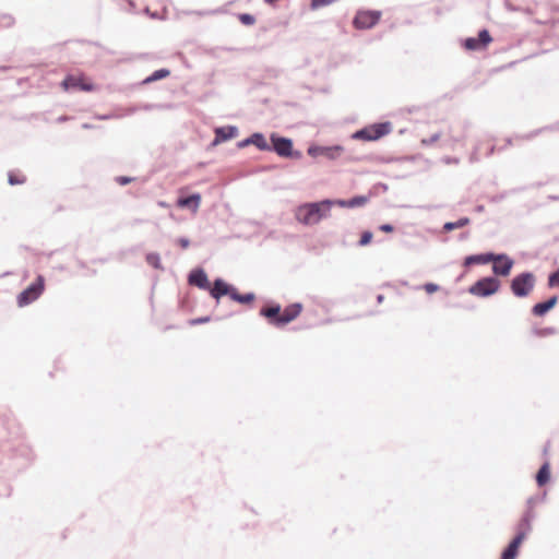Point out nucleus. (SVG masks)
<instances>
[{"mask_svg":"<svg viewBox=\"0 0 559 559\" xmlns=\"http://www.w3.org/2000/svg\"><path fill=\"white\" fill-rule=\"evenodd\" d=\"M332 202L326 200L318 203H308L296 210V219L305 225H313L326 215Z\"/></svg>","mask_w":559,"mask_h":559,"instance_id":"nucleus-2","label":"nucleus"},{"mask_svg":"<svg viewBox=\"0 0 559 559\" xmlns=\"http://www.w3.org/2000/svg\"><path fill=\"white\" fill-rule=\"evenodd\" d=\"M340 206H346L347 201L340 200L336 202Z\"/></svg>","mask_w":559,"mask_h":559,"instance_id":"nucleus-38","label":"nucleus"},{"mask_svg":"<svg viewBox=\"0 0 559 559\" xmlns=\"http://www.w3.org/2000/svg\"><path fill=\"white\" fill-rule=\"evenodd\" d=\"M550 479V465L548 462H546L538 471L536 475V481L538 486L546 485Z\"/></svg>","mask_w":559,"mask_h":559,"instance_id":"nucleus-22","label":"nucleus"},{"mask_svg":"<svg viewBox=\"0 0 559 559\" xmlns=\"http://www.w3.org/2000/svg\"><path fill=\"white\" fill-rule=\"evenodd\" d=\"M558 301V298L556 296L549 298L547 301L538 302L533 306L532 313L536 317H543L546 314L549 310H551Z\"/></svg>","mask_w":559,"mask_h":559,"instance_id":"nucleus-17","label":"nucleus"},{"mask_svg":"<svg viewBox=\"0 0 559 559\" xmlns=\"http://www.w3.org/2000/svg\"><path fill=\"white\" fill-rule=\"evenodd\" d=\"M249 144L255 145L258 148H260L262 151L271 150L265 138L261 133L252 134L249 139L245 140L242 143H240V146H246Z\"/></svg>","mask_w":559,"mask_h":559,"instance_id":"nucleus-18","label":"nucleus"},{"mask_svg":"<svg viewBox=\"0 0 559 559\" xmlns=\"http://www.w3.org/2000/svg\"><path fill=\"white\" fill-rule=\"evenodd\" d=\"M239 21L247 26L253 25L255 23V17L248 13H241L238 15Z\"/></svg>","mask_w":559,"mask_h":559,"instance_id":"nucleus-28","label":"nucleus"},{"mask_svg":"<svg viewBox=\"0 0 559 559\" xmlns=\"http://www.w3.org/2000/svg\"><path fill=\"white\" fill-rule=\"evenodd\" d=\"M336 0H311L310 7L312 10H318L322 7L330 5L334 3Z\"/></svg>","mask_w":559,"mask_h":559,"instance_id":"nucleus-27","label":"nucleus"},{"mask_svg":"<svg viewBox=\"0 0 559 559\" xmlns=\"http://www.w3.org/2000/svg\"><path fill=\"white\" fill-rule=\"evenodd\" d=\"M382 17L379 10H358L353 19V26L358 31L370 29L376 26Z\"/></svg>","mask_w":559,"mask_h":559,"instance_id":"nucleus-6","label":"nucleus"},{"mask_svg":"<svg viewBox=\"0 0 559 559\" xmlns=\"http://www.w3.org/2000/svg\"><path fill=\"white\" fill-rule=\"evenodd\" d=\"M45 289V278L43 275H38L36 281L31 284L27 288L21 292L17 297V306L25 307L35 300H37Z\"/></svg>","mask_w":559,"mask_h":559,"instance_id":"nucleus-7","label":"nucleus"},{"mask_svg":"<svg viewBox=\"0 0 559 559\" xmlns=\"http://www.w3.org/2000/svg\"><path fill=\"white\" fill-rule=\"evenodd\" d=\"M548 285L550 287H559V269L549 275Z\"/></svg>","mask_w":559,"mask_h":559,"instance_id":"nucleus-31","label":"nucleus"},{"mask_svg":"<svg viewBox=\"0 0 559 559\" xmlns=\"http://www.w3.org/2000/svg\"><path fill=\"white\" fill-rule=\"evenodd\" d=\"M230 298L239 304L249 305L254 301L255 295L253 293L248 294H239L238 290L234 287Z\"/></svg>","mask_w":559,"mask_h":559,"instance_id":"nucleus-21","label":"nucleus"},{"mask_svg":"<svg viewBox=\"0 0 559 559\" xmlns=\"http://www.w3.org/2000/svg\"><path fill=\"white\" fill-rule=\"evenodd\" d=\"M209 321H210V318H209V317L198 318V319H192V320L190 321V324H191V325H195V324L205 323V322H209Z\"/></svg>","mask_w":559,"mask_h":559,"instance_id":"nucleus-34","label":"nucleus"},{"mask_svg":"<svg viewBox=\"0 0 559 559\" xmlns=\"http://www.w3.org/2000/svg\"><path fill=\"white\" fill-rule=\"evenodd\" d=\"M343 148L341 146H310L308 154L312 157L323 156L328 159H335L340 157Z\"/></svg>","mask_w":559,"mask_h":559,"instance_id":"nucleus-13","label":"nucleus"},{"mask_svg":"<svg viewBox=\"0 0 559 559\" xmlns=\"http://www.w3.org/2000/svg\"><path fill=\"white\" fill-rule=\"evenodd\" d=\"M234 287L225 283L223 280H215L213 286H210V294L213 298L218 300L222 296L228 295L230 297Z\"/></svg>","mask_w":559,"mask_h":559,"instance_id":"nucleus-14","label":"nucleus"},{"mask_svg":"<svg viewBox=\"0 0 559 559\" xmlns=\"http://www.w3.org/2000/svg\"><path fill=\"white\" fill-rule=\"evenodd\" d=\"M302 311L301 304H292L282 310L280 305L262 308L260 314L269 320V322L275 326H284L296 318Z\"/></svg>","mask_w":559,"mask_h":559,"instance_id":"nucleus-1","label":"nucleus"},{"mask_svg":"<svg viewBox=\"0 0 559 559\" xmlns=\"http://www.w3.org/2000/svg\"><path fill=\"white\" fill-rule=\"evenodd\" d=\"M273 150L282 157L293 156V142L287 138L271 135Z\"/></svg>","mask_w":559,"mask_h":559,"instance_id":"nucleus-12","label":"nucleus"},{"mask_svg":"<svg viewBox=\"0 0 559 559\" xmlns=\"http://www.w3.org/2000/svg\"><path fill=\"white\" fill-rule=\"evenodd\" d=\"M146 261H147L148 264H151L155 269H159L160 267V259H159V255L157 253H148L146 255Z\"/></svg>","mask_w":559,"mask_h":559,"instance_id":"nucleus-29","label":"nucleus"},{"mask_svg":"<svg viewBox=\"0 0 559 559\" xmlns=\"http://www.w3.org/2000/svg\"><path fill=\"white\" fill-rule=\"evenodd\" d=\"M535 284V275L531 272H524L513 277L510 288L514 296L523 298L534 290Z\"/></svg>","mask_w":559,"mask_h":559,"instance_id":"nucleus-3","label":"nucleus"},{"mask_svg":"<svg viewBox=\"0 0 559 559\" xmlns=\"http://www.w3.org/2000/svg\"><path fill=\"white\" fill-rule=\"evenodd\" d=\"M495 253H484L466 257L464 260L465 265L472 264H487L493 260Z\"/></svg>","mask_w":559,"mask_h":559,"instance_id":"nucleus-20","label":"nucleus"},{"mask_svg":"<svg viewBox=\"0 0 559 559\" xmlns=\"http://www.w3.org/2000/svg\"><path fill=\"white\" fill-rule=\"evenodd\" d=\"M491 262L493 273L500 276H508L514 264V261L507 254H495Z\"/></svg>","mask_w":559,"mask_h":559,"instance_id":"nucleus-10","label":"nucleus"},{"mask_svg":"<svg viewBox=\"0 0 559 559\" xmlns=\"http://www.w3.org/2000/svg\"><path fill=\"white\" fill-rule=\"evenodd\" d=\"M62 87L68 90H80L84 92H92L95 90V85L84 74H71L64 78L62 81Z\"/></svg>","mask_w":559,"mask_h":559,"instance_id":"nucleus-9","label":"nucleus"},{"mask_svg":"<svg viewBox=\"0 0 559 559\" xmlns=\"http://www.w3.org/2000/svg\"><path fill=\"white\" fill-rule=\"evenodd\" d=\"M26 180L25 176L17 174V173H10L9 174V183L14 185H22Z\"/></svg>","mask_w":559,"mask_h":559,"instance_id":"nucleus-25","label":"nucleus"},{"mask_svg":"<svg viewBox=\"0 0 559 559\" xmlns=\"http://www.w3.org/2000/svg\"><path fill=\"white\" fill-rule=\"evenodd\" d=\"M372 237H373V235H372V233H371V231H368V230H367V231H364V233L361 234V237H360V240H359V245H360V246H367V245H369V243L371 242V240H372Z\"/></svg>","mask_w":559,"mask_h":559,"instance_id":"nucleus-30","label":"nucleus"},{"mask_svg":"<svg viewBox=\"0 0 559 559\" xmlns=\"http://www.w3.org/2000/svg\"><path fill=\"white\" fill-rule=\"evenodd\" d=\"M440 139V134H433L429 139H424L423 143L426 145L433 144Z\"/></svg>","mask_w":559,"mask_h":559,"instance_id":"nucleus-33","label":"nucleus"},{"mask_svg":"<svg viewBox=\"0 0 559 559\" xmlns=\"http://www.w3.org/2000/svg\"><path fill=\"white\" fill-rule=\"evenodd\" d=\"M367 203L366 197H355L347 201L346 206L347 207H355V206H361Z\"/></svg>","mask_w":559,"mask_h":559,"instance_id":"nucleus-26","label":"nucleus"},{"mask_svg":"<svg viewBox=\"0 0 559 559\" xmlns=\"http://www.w3.org/2000/svg\"><path fill=\"white\" fill-rule=\"evenodd\" d=\"M393 226L390 225V224H383L380 226V230L384 231V233H391L393 231Z\"/></svg>","mask_w":559,"mask_h":559,"instance_id":"nucleus-36","label":"nucleus"},{"mask_svg":"<svg viewBox=\"0 0 559 559\" xmlns=\"http://www.w3.org/2000/svg\"><path fill=\"white\" fill-rule=\"evenodd\" d=\"M201 194L193 193L189 197L179 198L177 200V206L180 209H189L193 213H197L201 204Z\"/></svg>","mask_w":559,"mask_h":559,"instance_id":"nucleus-15","label":"nucleus"},{"mask_svg":"<svg viewBox=\"0 0 559 559\" xmlns=\"http://www.w3.org/2000/svg\"><path fill=\"white\" fill-rule=\"evenodd\" d=\"M492 38L487 29H483L478 33V37H469L464 41V47L468 50H480L485 49Z\"/></svg>","mask_w":559,"mask_h":559,"instance_id":"nucleus-11","label":"nucleus"},{"mask_svg":"<svg viewBox=\"0 0 559 559\" xmlns=\"http://www.w3.org/2000/svg\"><path fill=\"white\" fill-rule=\"evenodd\" d=\"M178 245H179L182 249H187V248L189 247V245H190V241H189V239H187V238H180V239L178 240Z\"/></svg>","mask_w":559,"mask_h":559,"instance_id":"nucleus-35","label":"nucleus"},{"mask_svg":"<svg viewBox=\"0 0 559 559\" xmlns=\"http://www.w3.org/2000/svg\"><path fill=\"white\" fill-rule=\"evenodd\" d=\"M117 182L120 183V185H127L129 182H131V178H128V177H118L117 178Z\"/></svg>","mask_w":559,"mask_h":559,"instance_id":"nucleus-37","label":"nucleus"},{"mask_svg":"<svg viewBox=\"0 0 559 559\" xmlns=\"http://www.w3.org/2000/svg\"><path fill=\"white\" fill-rule=\"evenodd\" d=\"M169 75H170V71L168 69H159V70H156L155 72H153L150 76H147L143 81V84H150L152 82L165 79Z\"/></svg>","mask_w":559,"mask_h":559,"instance_id":"nucleus-23","label":"nucleus"},{"mask_svg":"<svg viewBox=\"0 0 559 559\" xmlns=\"http://www.w3.org/2000/svg\"><path fill=\"white\" fill-rule=\"evenodd\" d=\"M547 333H552V331L551 330L545 331L544 334H547Z\"/></svg>","mask_w":559,"mask_h":559,"instance_id":"nucleus-39","label":"nucleus"},{"mask_svg":"<svg viewBox=\"0 0 559 559\" xmlns=\"http://www.w3.org/2000/svg\"><path fill=\"white\" fill-rule=\"evenodd\" d=\"M237 135V128L235 127H223L217 128L215 130V141L214 143H219L223 141H227L229 139H233Z\"/></svg>","mask_w":559,"mask_h":559,"instance_id":"nucleus-19","label":"nucleus"},{"mask_svg":"<svg viewBox=\"0 0 559 559\" xmlns=\"http://www.w3.org/2000/svg\"><path fill=\"white\" fill-rule=\"evenodd\" d=\"M500 282L496 277H484L472 285L468 292L477 297H487L499 290Z\"/></svg>","mask_w":559,"mask_h":559,"instance_id":"nucleus-8","label":"nucleus"},{"mask_svg":"<svg viewBox=\"0 0 559 559\" xmlns=\"http://www.w3.org/2000/svg\"><path fill=\"white\" fill-rule=\"evenodd\" d=\"M530 516L525 515L521 522L519 523V532L516 536L512 539L509 546L502 552L501 559H515L519 554V548L526 537L527 532L531 530Z\"/></svg>","mask_w":559,"mask_h":559,"instance_id":"nucleus-4","label":"nucleus"},{"mask_svg":"<svg viewBox=\"0 0 559 559\" xmlns=\"http://www.w3.org/2000/svg\"><path fill=\"white\" fill-rule=\"evenodd\" d=\"M392 131L390 122L373 123L356 131L353 138L361 141H377Z\"/></svg>","mask_w":559,"mask_h":559,"instance_id":"nucleus-5","label":"nucleus"},{"mask_svg":"<svg viewBox=\"0 0 559 559\" xmlns=\"http://www.w3.org/2000/svg\"><path fill=\"white\" fill-rule=\"evenodd\" d=\"M468 224H469V218L462 217V218H460L456 222L445 223L443 228L445 230H448V231H451V230L456 229V228H462V227H464V226H466Z\"/></svg>","mask_w":559,"mask_h":559,"instance_id":"nucleus-24","label":"nucleus"},{"mask_svg":"<svg viewBox=\"0 0 559 559\" xmlns=\"http://www.w3.org/2000/svg\"><path fill=\"white\" fill-rule=\"evenodd\" d=\"M189 283L205 290H209L211 286L207 275L203 270L193 271L189 275Z\"/></svg>","mask_w":559,"mask_h":559,"instance_id":"nucleus-16","label":"nucleus"},{"mask_svg":"<svg viewBox=\"0 0 559 559\" xmlns=\"http://www.w3.org/2000/svg\"><path fill=\"white\" fill-rule=\"evenodd\" d=\"M424 289H425L428 294H432V293L437 292V290L439 289V287H438V285H436V284L428 283V284H425Z\"/></svg>","mask_w":559,"mask_h":559,"instance_id":"nucleus-32","label":"nucleus"}]
</instances>
